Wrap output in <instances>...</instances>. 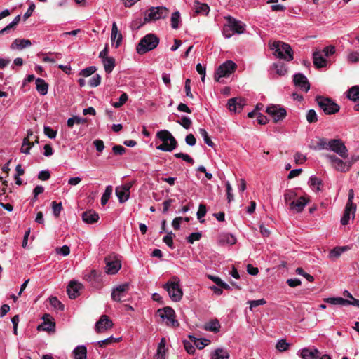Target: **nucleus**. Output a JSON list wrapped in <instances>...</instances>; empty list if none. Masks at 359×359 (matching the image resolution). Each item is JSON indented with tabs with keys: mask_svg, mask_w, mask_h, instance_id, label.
Returning <instances> with one entry per match:
<instances>
[{
	"mask_svg": "<svg viewBox=\"0 0 359 359\" xmlns=\"http://www.w3.org/2000/svg\"><path fill=\"white\" fill-rule=\"evenodd\" d=\"M87 122L86 118H81L79 116H72L67 120V126L69 128H72L74 124H81Z\"/></svg>",
	"mask_w": 359,
	"mask_h": 359,
	"instance_id": "obj_42",
	"label": "nucleus"
},
{
	"mask_svg": "<svg viewBox=\"0 0 359 359\" xmlns=\"http://www.w3.org/2000/svg\"><path fill=\"white\" fill-rule=\"evenodd\" d=\"M174 236L175 235L172 232H170L165 236H164L163 238V242L165 243H166V245L168 246H169L170 248H173L172 239H173V236Z\"/></svg>",
	"mask_w": 359,
	"mask_h": 359,
	"instance_id": "obj_64",
	"label": "nucleus"
},
{
	"mask_svg": "<svg viewBox=\"0 0 359 359\" xmlns=\"http://www.w3.org/2000/svg\"><path fill=\"white\" fill-rule=\"evenodd\" d=\"M96 71V68L94 66H90L87 68L82 69L80 72V75L88 77L92 75Z\"/></svg>",
	"mask_w": 359,
	"mask_h": 359,
	"instance_id": "obj_57",
	"label": "nucleus"
},
{
	"mask_svg": "<svg viewBox=\"0 0 359 359\" xmlns=\"http://www.w3.org/2000/svg\"><path fill=\"white\" fill-rule=\"evenodd\" d=\"M168 15V10L163 6L151 7L144 17V22L155 21L165 18Z\"/></svg>",
	"mask_w": 359,
	"mask_h": 359,
	"instance_id": "obj_9",
	"label": "nucleus"
},
{
	"mask_svg": "<svg viewBox=\"0 0 359 359\" xmlns=\"http://www.w3.org/2000/svg\"><path fill=\"white\" fill-rule=\"evenodd\" d=\"M74 359H86L87 349L85 346H76L73 351Z\"/></svg>",
	"mask_w": 359,
	"mask_h": 359,
	"instance_id": "obj_30",
	"label": "nucleus"
},
{
	"mask_svg": "<svg viewBox=\"0 0 359 359\" xmlns=\"http://www.w3.org/2000/svg\"><path fill=\"white\" fill-rule=\"evenodd\" d=\"M204 327L205 330L217 332L219 330L220 324L217 319H215L206 323Z\"/></svg>",
	"mask_w": 359,
	"mask_h": 359,
	"instance_id": "obj_37",
	"label": "nucleus"
},
{
	"mask_svg": "<svg viewBox=\"0 0 359 359\" xmlns=\"http://www.w3.org/2000/svg\"><path fill=\"white\" fill-rule=\"evenodd\" d=\"M266 111L273 118V121L276 123L283 119L286 116V110L284 108L280 107L279 105H270L266 108Z\"/></svg>",
	"mask_w": 359,
	"mask_h": 359,
	"instance_id": "obj_13",
	"label": "nucleus"
},
{
	"mask_svg": "<svg viewBox=\"0 0 359 359\" xmlns=\"http://www.w3.org/2000/svg\"><path fill=\"white\" fill-rule=\"evenodd\" d=\"M129 290L130 285L126 283L114 287L111 294L112 300L117 302L126 301Z\"/></svg>",
	"mask_w": 359,
	"mask_h": 359,
	"instance_id": "obj_8",
	"label": "nucleus"
},
{
	"mask_svg": "<svg viewBox=\"0 0 359 359\" xmlns=\"http://www.w3.org/2000/svg\"><path fill=\"white\" fill-rule=\"evenodd\" d=\"M34 146L33 142H30L28 137H25L23 140L22 145L20 149V151L25 154H29L31 148Z\"/></svg>",
	"mask_w": 359,
	"mask_h": 359,
	"instance_id": "obj_43",
	"label": "nucleus"
},
{
	"mask_svg": "<svg viewBox=\"0 0 359 359\" xmlns=\"http://www.w3.org/2000/svg\"><path fill=\"white\" fill-rule=\"evenodd\" d=\"M217 243L220 245H232L236 243V238L231 233H222L219 236Z\"/></svg>",
	"mask_w": 359,
	"mask_h": 359,
	"instance_id": "obj_21",
	"label": "nucleus"
},
{
	"mask_svg": "<svg viewBox=\"0 0 359 359\" xmlns=\"http://www.w3.org/2000/svg\"><path fill=\"white\" fill-rule=\"evenodd\" d=\"M50 305L57 310H63L64 305L58 300L56 297H51L49 299Z\"/></svg>",
	"mask_w": 359,
	"mask_h": 359,
	"instance_id": "obj_51",
	"label": "nucleus"
},
{
	"mask_svg": "<svg viewBox=\"0 0 359 359\" xmlns=\"http://www.w3.org/2000/svg\"><path fill=\"white\" fill-rule=\"evenodd\" d=\"M101 76L99 74L94 75L89 80V85L91 87H97L100 84Z\"/></svg>",
	"mask_w": 359,
	"mask_h": 359,
	"instance_id": "obj_62",
	"label": "nucleus"
},
{
	"mask_svg": "<svg viewBox=\"0 0 359 359\" xmlns=\"http://www.w3.org/2000/svg\"><path fill=\"white\" fill-rule=\"evenodd\" d=\"M118 340H119V338L116 339V338H114L113 337H110L104 340L99 341L97 342V344L99 345L100 347H104L108 344H111L112 342L118 341Z\"/></svg>",
	"mask_w": 359,
	"mask_h": 359,
	"instance_id": "obj_59",
	"label": "nucleus"
},
{
	"mask_svg": "<svg viewBox=\"0 0 359 359\" xmlns=\"http://www.w3.org/2000/svg\"><path fill=\"white\" fill-rule=\"evenodd\" d=\"M355 207L351 208V206L348 207L346 205L343 216L341 219V223L342 225H346L348 223L351 218V215H352L353 217L355 215Z\"/></svg>",
	"mask_w": 359,
	"mask_h": 359,
	"instance_id": "obj_26",
	"label": "nucleus"
},
{
	"mask_svg": "<svg viewBox=\"0 0 359 359\" xmlns=\"http://www.w3.org/2000/svg\"><path fill=\"white\" fill-rule=\"evenodd\" d=\"M273 68L276 69V73L280 76L286 74L287 69L285 65L283 62H278L273 65Z\"/></svg>",
	"mask_w": 359,
	"mask_h": 359,
	"instance_id": "obj_45",
	"label": "nucleus"
},
{
	"mask_svg": "<svg viewBox=\"0 0 359 359\" xmlns=\"http://www.w3.org/2000/svg\"><path fill=\"white\" fill-rule=\"evenodd\" d=\"M180 283V278L175 276L163 285V288L168 292L169 297L174 302H179L183 295Z\"/></svg>",
	"mask_w": 359,
	"mask_h": 359,
	"instance_id": "obj_3",
	"label": "nucleus"
},
{
	"mask_svg": "<svg viewBox=\"0 0 359 359\" xmlns=\"http://www.w3.org/2000/svg\"><path fill=\"white\" fill-rule=\"evenodd\" d=\"M208 278L212 280L215 283H216L219 287L228 290L230 288V286L224 283L220 278L212 275L208 276Z\"/></svg>",
	"mask_w": 359,
	"mask_h": 359,
	"instance_id": "obj_44",
	"label": "nucleus"
},
{
	"mask_svg": "<svg viewBox=\"0 0 359 359\" xmlns=\"http://www.w3.org/2000/svg\"><path fill=\"white\" fill-rule=\"evenodd\" d=\"M156 137L163 142V144L156 146L158 150L170 152L177 146V140L168 130H162L157 132Z\"/></svg>",
	"mask_w": 359,
	"mask_h": 359,
	"instance_id": "obj_1",
	"label": "nucleus"
},
{
	"mask_svg": "<svg viewBox=\"0 0 359 359\" xmlns=\"http://www.w3.org/2000/svg\"><path fill=\"white\" fill-rule=\"evenodd\" d=\"M274 51V55L278 58L290 61L293 59V51L290 46L281 41H275L271 47Z\"/></svg>",
	"mask_w": 359,
	"mask_h": 359,
	"instance_id": "obj_4",
	"label": "nucleus"
},
{
	"mask_svg": "<svg viewBox=\"0 0 359 359\" xmlns=\"http://www.w3.org/2000/svg\"><path fill=\"white\" fill-rule=\"evenodd\" d=\"M212 359H229V353L226 349L219 348L215 349L212 355H211Z\"/></svg>",
	"mask_w": 359,
	"mask_h": 359,
	"instance_id": "obj_33",
	"label": "nucleus"
},
{
	"mask_svg": "<svg viewBox=\"0 0 359 359\" xmlns=\"http://www.w3.org/2000/svg\"><path fill=\"white\" fill-rule=\"evenodd\" d=\"M195 12L198 14H208L209 12V6L206 4L195 2L194 4Z\"/></svg>",
	"mask_w": 359,
	"mask_h": 359,
	"instance_id": "obj_38",
	"label": "nucleus"
},
{
	"mask_svg": "<svg viewBox=\"0 0 359 359\" xmlns=\"http://www.w3.org/2000/svg\"><path fill=\"white\" fill-rule=\"evenodd\" d=\"M102 64L104 65L105 72L107 74H109L113 71V69L115 67V60L112 57H109V58H105L102 60Z\"/></svg>",
	"mask_w": 359,
	"mask_h": 359,
	"instance_id": "obj_35",
	"label": "nucleus"
},
{
	"mask_svg": "<svg viewBox=\"0 0 359 359\" xmlns=\"http://www.w3.org/2000/svg\"><path fill=\"white\" fill-rule=\"evenodd\" d=\"M175 156L177 158H182L184 161H186V162H187L189 163H191V164H194V159L190 156H189L187 154L176 153L175 154Z\"/></svg>",
	"mask_w": 359,
	"mask_h": 359,
	"instance_id": "obj_58",
	"label": "nucleus"
},
{
	"mask_svg": "<svg viewBox=\"0 0 359 359\" xmlns=\"http://www.w3.org/2000/svg\"><path fill=\"white\" fill-rule=\"evenodd\" d=\"M350 248L347 245L335 247L329 252L327 257L330 260L335 261L341 256L343 252L347 251Z\"/></svg>",
	"mask_w": 359,
	"mask_h": 359,
	"instance_id": "obj_22",
	"label": "nucleus"
},
{
	"mask_svg": "<svg viewBox=\"0 0 359 359\" xmlns=\"http://www.w3.org/2000/svg\"><path fill=\"white\" fill-rule=\"evenodd\" d=\"M31 41L29 39H15L11 44L12 49H23L31 46Z\"/></svg>",
	"mask_w": 359,
	"mask_h": 359,
	"instance_id": "obj_31",
	"label": "nucleus"
},
{
	"mask_svg": "<svg viewBox=\"0 0 359 359\" xmlns=\"http://www.w3.org/2000/svg\"><path fill=\"white\" fill-rule=\"evenodd\" d=\"M325 157L329 161L332 167L337 171L346 172L349 170L347 161H344L334 154H325Z\"/></svg>",
	"mask_w": 359,
	"mask_h": 359,
	"instance_id": "obj_12",
	"label": "nucleus"
},
{
	"mask_svg": "<svg viewBox=\"0 0 359 359\" xmlns=\"http://www.w3.org/2000/svg\"><path fill=\"white\" fill-rule=\"evenodd\" d=\"M49 315H46V316L43 317L44 321L38 327V330H41L44 331H52L54 330L55 324L52 320L48 319Z\"/></svg>",
	"mask_w": 359,
	"mask_h": 359,
	"instance_id": "obj_29",
	"label": "nucleus"
},
{
	"mask_svg": "<svg viewBox=\"0 0 359 359\" xmlns=\"http://www.w3.org/2000/svg\"><path fill=\"white\" fill-rule=\"evenodd\" d=\"M330 140L326 138L319 137L316 141L315 144L311 146V148L314 150H328L330 146Z\"/></svg>",
	"mask_w": 359,
	"mask_h": 359,
	"instance_id": "obj_28",
	"label": "nucleus"
},
{
	"mask_svg": "<svg viewBox=\"0 0 359 359\" xmlns=\"http://www.w3.org/2000/svg\"><path fill=\"white\" fill-rule=\"evenodd\" d=\"M52 209L53 215L55 217H58L61 212V210H62V203H57L56 201L52 202Z\"/></svg>",
	"mask_w": 359,
	"mask_h": 359,
	"instance_id": "obj_55",
	"label": "nucleus"
},
{
	"mask_svg": "<svg viewBox=\"0 0 359 359\" xmlns=\"http://www.w3.org/2000/svg\"><path fill=\"white\" fill-rule=\"evenodd\" d=\"M176 122L185 129H189L192 123L191 118L185 116H182L181 119L176 121Z\"/></svg>",
	"mask_w": 359,
	"mask_h": 359,
	"instance_id": "obj_50",
	"label": "nucleus"
},
{
	"mask_svg": "<svg viewBox=\"0 0 359 359\" xmlns=\"http://www.w3.org/2000/svg\"><path fill=\"white\" fill-rule=\"evenodd\" d=\"M170 21H171V27L172 29H177L179 28L180 22H181L180 13L179 11H175L172 14Z\"/></svg>",
	"mask_w": 359,
	"mask_h": 359,
	"instance_id": "obj_41",
	"label": "nucleus"
},
{
	"mask_svg": "<svg viewBox=\"0 0 359 359\" xmlns=\"http://www.w3.org/2000/svg\"><path fill=\"white\" fill-rule=\"evenodd\" d=\"M347 60L353 63L359 62V52L351 51L347 55Z\"/></svg>",
	"mask_w": 359,
	"mask_h": 359,
	"instance_id": "obj_56",
	"label": "nucleus"
},
{
	"mask_svg": "<svg viewBox=\"0 0 359 359\" xmlns=\"http://www.w3.org/2000/svg\"><path fill=\"white\" fill-rule=\"evenodd\" d=\"M236 64L232 60H227L222 64L217 69L215 79L219 82L224 77H229L236 69Z\"/></svg>",
	"mask_w": 359,
	"mask_h": 359,
	"instance_id": "obj_6",
	"label": "nucleus"
},
{
	"mask_svg": "<svg viewBox=\"0 0 359 359\" xmlns=\"http://www.w3.org/2000/svg\"><path fill=\"white\" fill-rule=\"evenodd\" d=\"M294 83L296 86L299 88L304 92H308L310 89V84L307 78L301 73H298L294 75L293 79Z\"/></svg>",
	"mask_w": 359,
	"mask_h": 359,
	"instance_id": "obj_14",
	"label": "nucleus"
},
{
	"mask_svg": "<svg viewBox=\"0 0 359 359\" xmlns=\"http://www.w3.org/2000/svg\"><path fill=\"white\" fill-rule=\"evenodd\" d=\"M199 133L203 137L204 142L208 145L209 147H212L214 146L213 142L211 140L210 137L208 135V132L204 128L199 129Z\"/></svg>",
	"mask_w": 359,
	"mask_h": 359,
	"instance_id": "obj_47",
	"label": "nucleus"
},
{
	"mask_svg": "<svg viewBox=\"0 0 359 359\" xmlns=\"http://www.w3.org/2000/svg\"><path fill=\"white\" fill-rule=\"evenodd\" d=\"M248 304L250 305V309L252 311L254 308L264 305L266 304V301L264 299H260L257 300H249Z\"/></svg>",
	"mask_w": 359,
	"mask_h": 359,
	"instance_id": "obj_53",
	"label": "nucleus"
},
{
	"mask_svg": "<svg viewBox=\"0 0 359 359\" xmlns=\"http://www.w3.org/2000/svg\"><path fill=\"white\" fill-rule=\"evenodd\" d=\"M82 219L87 224H93L98 221L99 215L95 211L90 210L82 214Z\"/></svg>",
	"mask_w": 359,
	"mask_h": 359,
	"instance_id": "obj_23",
	"label": "nucleus"
},
{
	"mask_svg": "<svg viewBox=\"0 0 359 359\" xmlns=\"http://www.w3.org/2000/svg\"><path fill=\"white\" fill-rule=\"evenodd\" d=\"M206 207L203 204H200L198 207V210L197 212V218L199 219L200 222H203L204 220H201V218L203 217L206 214Z\"/></svg>",
	"mask_w": 359,
	"mask_h": 359,
	"instance_id": "obj_60",
	"label": "nucleus"
},
{
	"mask_svg": "<svg viewBox=\"0 0 359 359\" xmlns=\"http://www.w3.org/2000/svg\"><path fill=\"white\" fill-rule=\"evenodd\" d=\"M158 315L163 320H166V324L168 326L177 327L179 323L175 320V312L169 306L160 309L157 311Z\"/></svg>",
	"mask_w": 359,
	"mask_h": 359,
	"instance_id": "obj_7",
	"label": "nucleus"
},
{
	"mask_svg": "<svg viewBox=\"0 0 359 359\" xmlns=\"http://www.w3.org/2000/svg\"><path fill=\"white\" fill-rule=\"evenodd\" d=\"M300 355L302 359H317L319 356V351L317 348L310 350L304 348L301 351Z\"/></svg>",
	"mask_w": 359,
	"mask_h": 359,
	"instance_id": "obj_25",
	"label": "nucleus"
},
{
	"mask_svg": "<svg viewBox=\"0 0 359 359\" xmlns=\"http://www.w3.org/2000/svg\"><path fill=\"white\" fill-rule=\"evenodd\" d=\"M313 64L317 68L324 67L327 65V60L323 57L320 51H315L313 53Z\"/></svg>",
	"mask_w": 359,
	"mask_h": 359,
	"instance_id": "obj_27",
	"label": "nucleus"
},
{
	"mask_svg": "<svg viewBox=\"0 0 359 359\" xmlns=\"http://www.w3.org/2000/svg\"><path fill=\"white\" fill-rule=\"evenodd\" d=\"M82 289V285L76 281L71 280L67 286V293L70 299H75L79 295V291Z\"/></svg>",
	"mask_w": 359,
	"mask_h": 359,
	"instance_id": "obj_18",
	"label": "nucleus"
},
{
	"mask_svg": "<svg viewBox=\"0 0 359 359\" xmlns=\"http://www.w3.org/2000/svg\"><path fill=\"white\" fill-rule=\"evenodd\" d=\"M44 134L50 139H54L57 135V130L52 129L49 126H44Z\"/></svg>",
	"mask_w": 359,
	"mask_h": 359,
	"instance_id": "obj_63",
	"label": "nucleus"
},
{
	"mask_svg": "<svg viewBox=\"0 0 359 359\" xmlns=\"http://www.w3.org/2000/svg\"><path fill=\"white\" fill-rule=\"evenodd\" d=\"M191 340L194 342L195 346L198 349H203L205 346H208L210 341L205 339H196L194 337L189 336Z\"/></svg>",
	"mask_w": 359,
	"mask_h": 359,
	"instance_id": "obj_39",
	"label": "nucleus"
},
{
	"mask_svg": "<svg viewBox=\"0 0 359 359\" xmlns=\"http://www.w3.org/2000/svg\"><path fill=\"white\" fill-rule=\"evenodd\" d=\"M329 149L343 158L348 157V149L340 139L330 140Z\"/></svg>",
	"mask_w": 359,
	"mask_h": 359,
	"instance_id": "obj_10",
	"label": "nucleus"
},
{
	"mask_svg": "<svg viewBox=\"0 0 359 359\" xmlns=\"http://www.w3.org/2000/svg\"><path fill=\"white\" fill-rule=\"evenodd\" d=\"M113 323L106 315H102L100 319L95 324V331L102 332L112 327Z\"/></svg>",
	"mask_w": 359,
	"mask_h": 359,
	"instance_id": "obj_16",
	"label": "nucleus"
},
{
	"mask_svg": "<svg viewBox=\"0 0 359 359\" xmlns=\"http://www.w3.org/2000/svg\"><path fill=\"white\" fill-rule=\"evenodd\" d=\"M128 95L123 93L119 97L118 102H115L112 104V106L115 108H121L128 100Z\"/></svg>",
	"mask_w": 359,
	"mask_h": 359,
	"instance_id": "obj_52",
	"label": "nucleus"
},
{
	"mask_svg": "<svg viewBox=\"0 0 359 359\" xmlns=\"http://www.w3.org/2000/svg\"><path fill=\"white\" fill-rule=\"evenodd\" d=\"M296 196L297 194L294 191L291 189L287 190L284 194V201L286 205H290V203L292 202V201H294Z\"/></svg>",
	"mask_w": 359,
	"mask_h": 359,
	"instance_id": "obj_46",
	"label": "nucleus"
},
{
	"mask_svg": "<svg viewBox=\"0 0 359 359\" xmlns=\"http://www.w3.org/2000/svg\"><path fill=\"white\" fill-rule=\"evenodd\" d=\"M306 121L309 123H313L318 121V115L315 110L313 109H309L306 113Z\"/></svg>",
	"mask_w": 359,
	"mask_h": 359,
	"instance_id": "obj_49",
	"label": "nucleus"
},
{
	"mask_svg": "<svg viewBox=\"0 0 359 359\" xmlns=\"http://www.w3.org/2000/svg\"><path fill=\"white\" fill-rule=\"evenodd\" d=\"M159 43V39L154 34L144 36L137 46V53L142 55L156 48Z\"/></svg>",
	"mask_w": 359,
	"mask_h": 359,
	"instance_id": "obj_2",
	"label": "nucleus"
},
{
	"mask_svg": "<svg viewBox=\"0 0 359 359\" xmlns=\"http://www.w3.org/2000/svg\"><path fill=\"white\" fill-rule=\"evenodd\" d=\"M226 191L227 195V200L229 203H231L233 200V194L232 193V187L229 181L225 182Z\"/></svg>",
	"mask_w": 359,
	"mask_h": 359,
	"instance_id": "obj_61",
	"label": "nucleus"
},
{
	"mask_svg": "<svg viewBox=\"0 0 359 359\" xmlns=\"http://www.w3.org/2000/svg\"><path fill=\"white\" fill-rule=\"evenodd\" d=\"M111 193H112V187L107 186L106 187V189H105L104 194L102 196V198H101V204L102 205H104L108 202Z\"/></svg>",
	"mask_w": 359,
	"mask_h": 359,
	"instance_id": "obj_48",
	"label": "nucleus"
},
{
	"mask_svg": "<svg viewBox=\"0 0 359 359\" xmlns=\"http://www.w3.org/2000/svg\"><path fill=\"white\" fill-rule=\"evenodd\" d=\"M130 187V185L126 184L116 188V194L120 203H124L129 198Z\"/></svg>",
	"mask_w": 359,
	"mask_h": 359,
	"instance_id": "obj_19",
	"label": "nucleus"
},
{
	"mask_svg": "<svg viewBox=\"0 0 359 359\" xmlns=\"http://www.w3.org/2000/svg\"><path fill=\"white\" fill-rule=\"evenodd\" d=\"M226 20L228 21L227 26L233 32L237 34H242L244 32L245 25L242 22L237 20L236 18L231 16H228Z\"/></svg>",
	"mask_w": 359,
	"mask_h": 359,
	"instance_id": "obj_15",
	"label": "nucleus"
},
{
	"mask_svg": "<svg viewBox=\"0 0 359 359\" xmlns=\"http://www.w3.org/2000/svg\"><path fill=\"white\" fill-rule=\"evenodd\" d=\"M316 101L325 114H334L339 111V106L330 98L316 96Z\"/></svg>",
	"mask_w": 359,
	"mask_h": 359,
	"instance_id": "obj_5",
	"label": "nucleus"
},
{
	"mask_svg": "<svg viewBox=\"0 0 359 359\" xmlns=\"http://www.w3.org/2000/svg\"><path fill=\"white\" fill-rule=\"evenodd\" d=\"M326 303L333 305H346V303H348V299L342 297H329L324 299Z\"/></svg>",
	"mask_w": 359,
	"mask_h": 359,
	"instance_id": "obj_40",
	"label": "nucleus"
},
{
	"mask_svg": "<svg viewBox=\"0 0 359 359\" xmlns=\"http://www.w3.org/2000/svg\"><path fill=\"white\" fill-rule=\"evenodd\" d=\"M347 97L353 101H359V86H353L346 92Z\"/></svg>",
	"mask_w": 359,
	"mask_h": 359,
	"instance_id": "obj_34",
	"label": "nucleus"
},
{
	"mask_svg": "<svg viewBox=\"0 0 359 359\" xmlns=\"http://www.w3.org/2000/svg\"><path fill=\"white\" fill-rule=\"evenodd\" d=\"M309 183L313 189H316V191L320 190V186L321 184V181L320 179L315 176H311L309 179Z\"/></svg>",
	"mask_w": 359,
	"mask_h": 359,
	"instance_id": "obj_54",
	"label": "nucleus"
},
{
	"mask_svg": "<svg viewBox=\"0 0 359 359\" xmlns=\"http://www.w3.org/2000/svg\"><path fill=\"white\" fill-rule=\"evenodd\" d=\"M245 104V100L241 97H233L228 100L227 107L230 111L236 112L243 109Z\"/></svg>",
	"mask_w": 359,
	"mask_h": 359,
	"instance_id": "obj_17",
	"label": "nucleus"
},
{
	"mask_svg": "<svg viewBox=\"0 0 359 359\" xmlns=\"http://www.w3.org/2000/svg\"><path fill=\"white\" fill-rule=\"evenodd\" d=\"M111 41L116 42V48H118L122 41V35L118 32L117 25L115 22L112 23Z\"/></svg>",
	"mask_w": 359,
	"mask_h": 359,
	"instance_id": "obj_24",
	"label": "nucleus"
},
{
	"mask_svg": "<svg viewBox=\"0 0 359 359\" xmlns=\"http://www.w3.org/2000/svg\"><path fill=\"white\" fill-rule=\"evenodd\" d=\"M20 20V15H17L13 20L9 23L6 27L0 30V36L4 34H8L11 29H13L15 26H16Z\"/></svg>",
	"mask_w": 359,
	"mask_h": 359,
	"instance_id": "obj_36",
	"label": "nucleus"
},
{
	"mask_svg": "<svg viewBox=\"0 0 359 359\" xmlns=\"http://www.w3.org/2000/svg\"><path fill=\"white\" fill-rule=\"evenodd\" d=\"M35 82L37 91L42 95H46L48 89V83L40 78L36 79Z\"/></svg>",
	"mask_w": 359,
	"mask_h": 359,
	"instance_id": "obj_32",
	"label": "nucleus"
},
{
	"mask_svg": "<svg viewBox=\"0 0 359 359\" xmlns=\"http://www.w3.org/2000/svg\"><path fill=\"white\" fill-rule=\"evenodd\" d=\"M104 262L106 263L105 271L108 274H116L121 267L120 259L115 255L106 257Z\"/></svg>",
	"mask_w": 359,
	"mask_h": 359,
	"instance_id": "obj_11",
	"label": "nucleus"
},
{
	"mask_svg": "<svg viewBox=\"0 0 359 359\" xmlns=\"http://www.w3.org/2000/svg\"><path fill=\"white\" fill-rule=\"evenodd\" d=\"M307 203L306 199L302 196L299 197L297 201H292V202L290 203V209L294 212H301L305 205Z\"/></svg>",
	"mask_w": 359,
	"mask_h": 359,
	"instance_id": "obj_20",
	"label": "nucleus"
}]
</instances>
